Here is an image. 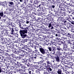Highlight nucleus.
I'll return each instance as SVG.
<instances>
[{
  "instance_id": "nucleus-1",
  "label": "nucleus",
  "mask_w": 74,
  "mask_h": 74,
  "mask_svg": "<svg viewBox=\"0 0 74 74\" xmlns=\"http://www.w3.org/2000/svg\"><path fill=\"white\" fill-rule=\"evenodd\" d=\"M49 23L47 24V26H48L49 28H51V29H53V26H54V29L56 30V32H57V33L58 34H60L61 33V32L59 31V30L60 29V27L58 25L56 26V22H54L53 21H51L50 23L49 21H48Z\"/></svg>"
},
{
  "instance_id": "nucleus-2",
  "label": "nucleus",
  "mask_w": 74,
  "mask_h": 74,
  "mask_svg": "<svg viewBox=\"0 0 74 74\" xmlns=\"http://www.w3.org/2000/svg\"><path fill=\"white\" fill-rule=\"evenodd\" d=\"M24 29L20 30L19 32L21 36L23 38H25L27 36V34H25L27 33L28 30H29V27H26Z\"/></svg>"
},
{
  "instance_id": "nucleus-3",
  "label": "nucleus",
  "mask_w": 74,
  "mask_h": 74,
  "mask_svg": "<svg viewBox=\"0 0 74 74\" xmlns=\"http://www.w3.org/2000/svg\"><path fill=\"white\" fill-rule=\"evenodd\" d=\"M3 59H4V61H6L7 62H8L10 63V64L12 63V61L11 60L12 58L10 57V56L9 55V54L8 53H6L5 54H3ZM11 59V60H10Z\"/></svg>"
},
{
  "instance_id": "nucleus-4",
  "label": "nucleus",
  "mask_w": 74,
  "mask_h": 74,
  "mask_svg": "<svg viewBox=\"0 0 74 74\" xmlns=\"http://www.w3.org/2000/svg\"><path fill=\"white\" fill-rule=\"evenodd\" d=\"M51 62L47 60L46 61V63L47 64V66L46 65V63L44 62V61H41L40 62V64L43 67H44L46 68H48V67H50V65L49 64H51Z\"/></svg>"
},
{
  "instance_id": "nucleus-5",
  "label": "nucleus",
  "mask_w": 74,
  "mask_h": 74,
  "mask_svg": "<svg viewBox=\"0 0 74 74\" xmlns=\"http://www.w3.org/2000/svg\"><path fill=\"white\" fill-rule=\"evenodd\" d=\"M38 48H39V51L42 54H47V53H49L48 52V51L46 49H44L42 48V47L41 46H39V44H38Z\"/></svg>"
},
{
  "instance_id": "nucleus-6",
  "label": "nucleus",
  "mask_w": 74,
  "mask_h": 74,
  "mask_svg": "<svg viewBox=\"0 0 74 74\" xmlns=\"http://www.w3.org/2000/svg\"><path fill=\"white\" fill-rule=\"evenodd\" d=\"M46 26H47V23H43L41 24L39 23L38 24V27L40 28V30L42 31H44V29Z\"/></svg>"
},
{
  "instance_id": "nucleus-7",
  "label": "nucleus",
  "mask_w": 74,
  "mask_h": 74,
  "mask_svg": "<svg viewBox=\"0 0 74 74\" xmlns=\"http://www.w3.org/2000/svg\"><path fill=\"white\" fill-rule=\"evenodd\" d=\"M11 64H14V65L15 66H17V67H21V65L22 64L16 61V60H14L13 62H12Z\"/></svg>"
},
{
  "instance_id": "nucleus-8",
  "label": "nucleus",
  "mask_w": 74,
  "mask_h": 74,
  "mask_svg": "<svg viewBox=\"0 0 74 74\" xmlns=\"http://www.w3.org/2000/svg\"><path fill=\"white\" fill-rule=\"evenodd\" d=\"M21 7H23L22 8L23 10H24V11H25L26 12V11L27 12V14L28 15H30V11H29V12L28 11V6H24V5H22L21 6Z\"/></svg>"
},
{
  "instance_id": "nucleus-9",
  "label": "nucleus",
  "mask_w": 74,
  "mask_h": 74,
  "mask_svg": "<svg viewBox=\"0 0 74 74\" xmlns=\"http://www.w3.org/2000/svg\"><path fill=\"white\" fill-rule=\"evenodd\" d=\"M65 43V41L62 39H60V41L58 43V45L60 46V45H63Z\"/></svg>"
},
{
  "instance_id": "nucleus-10",
  "label": "nucleus",
  "mask_w": 74,
  "mask_h": 74,
  "mask_svg": "<svg viewBox=\"0 0 74 74\" xmlns=\"http://www.w3.org/2000/svg\"><path fill=\"white\" fill-rule=\"evenodd\" d=\"M28 55L30 58V59L32 61V60H34L37 58L36 56H34L32 55H30V54H28Z\"/></svg>"
},
{
  "instance_id": "nucleus-11",
  "label": "nucleus",
  "mask_w": 74,
  "mask_h": 74,
  "mask_svg": "<svg viewBox=\"0 0 74 74\" xmlns=\"http://www.w3.org/2000/svg\"><path fill=\"white\" fill-rule=\"evenodd\" d=\"M9 29H10L11 30L10 34L12 35L13 36L14 35V32H15V30H14V28L12 27V28H11L10 26H9Z\"/></svg>"
},
{
  "instance_id": "nucleus-12",
  "label": "nucleus",
  "mask_w": 74,
  "mask_h": 74,
  "mask_svg": "<svg viewBox=\"0 0 74 74\" xmlns=\"http://www.w3.org/2000/svg\"><path fill=\"white\" fill-rule=\"evenodd\" d=\"M4 15L3 16L4 17H5V19H6L7 18V17L6 16V14H8V15H10V12L9 11H6L4 12Z\"/></svg>"
},
{
  "instance_id": "nucleus-13",
  "label": "nucleus",
  "mask_w": 74,
  "mask_h": 74,
  "mask_svg": "<svg viewBox=\"0 0 74 74\" xmlns=\"http://www.w3.org/2000/svg\"><path fill=\"white\" fill-rule=\"evenodd\" d=\"M7 49H9L10 51H12V52H14V51H15V49H14V48L13 47V46H12L10 45V46H8L7 47Z\"/></svg>"
},
{
  "instance_id": "nucleus-14",
  "label": "nucleus",
  "mask_w": 74,
  "mask_h": 74,
  "mask_svg": "<svg viewBox=\"0 0 74 74\" xmlns=\"http://www.w3.org/2000/svg\"><path fill=\"white\" fill-rule=\"evenodd\" d=\"M54 58L55 59L56 62H60V58L58 55H55Z\"/></svg>"
},
{
  "instance_id": "nucleus-15",
  "label": "nucleus",
  "mask_w": 74,
  "mask_h": 74,
  "mask_svg": "<svg viewBox=\"0 0 74 74\" xmlns=\"http://www.w3.org/2000/svg\"><path fill=\"white\" fill-rule=\"evenodd\" d=\"M10 38L9 39H7L6 38V41L5 42L6 43H8V42H10V41H11V39H12V40H14V39H13V36H12L11 35H10Z\"/></svg>"
},
{
  "instance_id": "nucleus-16",
  "label": "nucleus",
  "mask_w": 74,
  "mask_h": 74,
  "mask_svg": "<svg viewBox=\"0 0 74 74\" xmlns=\"http://www.w3.org/2000/svg\"><path fill=\"white\" fill-rule=\"evenodd\" d=\"M40 66V62H36L35 63V65H34V67H35L34 69H37V67H39V66Z\"/></svg>"
},
{
  "instance_id": "nucleus-17",
  "label": "nucleus",
  "mask_w": 74,
  "mask_h": 74,
  "mask_svg": "<svg viewBox=\"0 0 74 74\" xmlns=\"http://www.w3.org/2000/svg\"><path fill=\"white\" fill-rule=\"evenodd\" d=\"M4 12L3 11H0V16H1V17H3V18H5V17H4Z\"/></svg>"
},
{
  "instance_id": "nucleus-18",
  "label": "nucleus",
  "mask_w": 74,
  "mask_h": 74,
  "mask_svg": "<svg viewBox=\"0 0 74 74\" xmlns=\"http://www.w3.org/2000/svg\"><path fill=\"white\" fill-rule=\"evenodd\" d=\"M54 16H59V13L56 12H53L51 13Z\"/></svg>"
},
{
  "instance_id": "nucleus-19",
  "label": "nucleus",
  "mask_w": 74,
  "mask_h": 74,
  "mask_svg": "<svg viewBox=\"0 0 74 74\" xmlns=\"http://www.w3.org/2000/svg\"><path fill=\"white\" fill-rule=\"evenodd\" d=\"M15 51L14 52H18V53H19V52H21V51H22V49H20L19 47H18L15 50Z\"/></svg>"
},
{
  "instance_id": "nucleus-20",
  "label": "nucleus",
  "mask_w": 74,
  "mask_h": 74,
  "mask_svg": "<svg viewBox=\"0 0 74 74\" xmlns=\"http://www.w3.org/2000/svg\"><path fill=\"white\" fill-rule=\"evenodd\" d=\"M52 15L51 14H48V16H47V19L49 21H51V18H52Z\"/></svg>"
},
{
  "instance_id": "nucleus-21",
  "label": "nucleus",
  "mask_w": 74,
  "mask_h": 74,
  "mask_svg": "<svg viewBox=\"0 0 74 74\" xmlns=\"http://www.w3.org/2000/svg\"><path fill=\"white\" fill-rule=\"evenodd\" d=\"M69 20H70L71 21H73V20H74V16L72 15H70L69 16Z\"/></svg>"
},
{
  "instance_id": "nucleus-22",
  "label": "nucleus",
  "mask_w": 74,
  "mask_h": 74,
  "mask_svg": "<svg viewBox=\"0 0 74 74\" xmlns=\"http://www.w3.org/2000/svg\"><path fill=\"white\" fill-rule=\"evenodd\" d=\"M7 40V38H2V42H1L2 44H5L6 42V41Z\"/></svg>"
},
{
  "instance_id": "nucleus-23",
  "label": "nucleus",
  "mask_w": 74,
  "mask_h": 74,
  "mask_svg": "<svg viewBox=\"0 0 74 74\" xmlns=\"http://www.w3.org/2000/svg\"><path fill=\"white\" fill-rule=\"evenodd\" d=\"M56 47H54L53 49V50L51 51V54H55V51H56Z\"/></svg>"
},
{
  "instance_id": "nucleus-24",
  "label": "nucleus",
  "mask_w": 74,
  "mask_h": 74,
  "mask_svg": "<svg viewBox=\"0 0 74 74\" xmlns=\"http://www.w3.org/2000/svg\"><path fill=\"white\" fill-rule=\"evenodd\" d=\"M19 45L21 48V49H24L25 45L22 44V43H20Z\"/></svg>"
},
{
  "instance_id": "nucleus-25",
  "label": "nucleus",
  "mask_w": 74,
  "mask_h": 74,
  "mask_svg": "<svg viewBox=\"0 0 74 74\" xmlns=\"http://www.w3.org/2000/svg\"><path fill=\"white\" fill-rule=\"evenodd\" d=\"M68 64L69 66V67L70 68H71L72 66H74V64H73V62H68Z\"/></svg>"
},
{
  "instance_id": "nucleus-26",
  "label": "nucleus",
  "mask_w": 74,
  "mask_h": 74,
  "mask_svg": "<svg viewBox=\"0 0 74 74\" xmlns=\"http://www.w3.org/2000/svg\"><path fill=\"white\" fill-rule=\"evenodd\" d=\"M43 6V5H42V4H40L36 6V5H35V6L36 7H37V8H38V7H39L40 8H42Z\"/></svg>"
},
{
  "instance_id": "nucleus-27",
  "label": "nucleus",
  "mask_w": 74,
  "mask_h": 74,
  "mask_svg": "<svg viewBox=\"0 0 74 74\" xmlns=\"http://www.w3.org/2000/svg\"><path fill=\"white\" fill-rule=\"evenodd\" d=\"M65 58L66 60H68V61H70V56H69L68 55L66 56Z\"/></svg>"
},
{
  "instance_id": "nucleus-28",
  "label": "nucleus",
  "mask_w": 74,
  "mask_h": 74,
  "mask_svg": "<svg viewBox=\"0 0 74 74\" xmlns=\"http://www.w3.org/2000/svg\"><path fill=\"white\" fill-rule=\"evenodd\" d=\"M57 73L58 74H61L62 73V71L61 69H58V70Z\"/></svg>"
},
{
  "instance_id": "nucleus-29",
  "label": "nucleus",
  "mask_w": 74,
  "mask_h": 74,
  "mask_svg": "<svg viewBox=\"0 0 74 74\" xmlns=\"http://www.w3.org/2000/svg\"><path fill=\"white\" fill-rule=\"evenodd\" d=\"M8 4L9 3V7H11V5H14V2H8Z\"/></svg>"
},
{
  "instance_id": "nucleus-30",
  "label": "nucleus",
  "mask_w": 74,
  "mask_h": 74,
  "mask_svg": "<svg viewBox=\"0 0 74 74\" xmlns=\"http://www.w3.org/2000/svg\"><path fill=\"white\" fill-rule=\"evenodd\" d=\"M53 47H49V46L47 47V49H48L50 51H52L53 50Z\"/></svg>"
},
{
  "instance_id": "nucleus-31",
  "label": "nucleus",
  "mask_w": 74,
  "mask_h": 74,
  "mask_svg": "<svg viewBox=\"0 0 74 74\" xmlns=\"http://www.w3.org/2000/svg\"><path fill=\"white\" fill-rule=\"evenodd\" d=\"M53 40L54 41H55L56 42H59V41H60V40H59V38H56L55 39H54Z\"/></svg>"
},
{
  "instance_id": "nucleus-32",
  "label": "nucleus",
  "mask_w": 74,
  "mask_h": 74,
  "mask_svg": "<svg viewBox=\"0 0 74 74\" xmlns=\"http://www.w3.org/2000/svg\"><path fill=\"white\" fill-rule=\"evenodd\" d=\"M61 33H62V34L63 36H64V35H66V33L64 32V31H63V30L62 29H61Z\"/></svg>"
},
{
  "instance_id": "nucleus-33",
  "label": "nucleus",
  "mask_w": 74,
  "mask_h": 74,
  "mask_svg": "<svg viewBox=\"0 0 74 74\" xmlns=\"http://www.w3.org/2000/svg\"><path fill=\"white\" fill-rule=\"evenodd\" d=\"M57 50L58 51H62V48H60V46H58V47L56 48Z\"/></svg>"
},
{
  "instance_id": "nucleus-34",
  "label": "nucleus",
  "mask_w": 74,
  "mask_h": 74,
  "mask_svg": "<svg viewBox=\"0 0 74 74\" xmlns=\"http://www.w3.org/2000/svg\"><path fill=\"white\" fill-rule=\"evenodd\" d=\"M32 61L30 59V58L29 59H27L26 60V63H31Z\"/></svg>"
},
{
  "instance_id": "nucleus-35",
  "label": "nucleus",
  "mask_w": 74,
  "mask_h": 74,
  "mask_svg": "<svg viewBox=\"0 0 74 74\" xmlns=\"http://www.w3.org/2000/svg\"><path fill=\"white\" fill-rule=\"evenodd\" d=\"M39 67L40 68L39 70L40 71H44V69H45V68H42L41 66H39Z\"/></svg>"
},
{
  "instance_id": "nucleus-36",
  "label": "nucleus",
  "mask_w": 74,
  "mask_h": 74,
  "mask_svg": "<svg viewBox=\"0 0 74 74\" xmlns=\"http://www.w3.org/2000/svg\"><path fill=\"white\" fill-rule=\"evenodd\" d=\"M41 18H38L37 19H36V21L37 22H41Z\"/></svg>"
},
{
  "instance_id": "nucleus-37",
  "label": "nucleus",
  "mask_w": 74,
  "mask_h": 74,
  "mask_svg": "<svg viewBox=\"0 0 74 74\" xmlns=\"http://www.w3.org/2000/svg\"><path fill=\"white\" fill-rule=\"evenodd\" d=\"M24 49H25L26 51H27V49H29V47H28L27 45H25Z\"/></svg>"
},
{
  "instance_id": "nucleus-38",
  "label": "nucleus",
  "mask_w": 74,
  "mask_h": 74,
  "mask_svg": "<svg viewBox=\"0 0 74 74\" xmlns=\"http://www.w3.org/2000/svg\"><path fill=\"white\" fill-rule=\"evenodd\" d=\"M18 23H19V26L20 27V28L21 29H24V28H23V27L22 26V25H21V23H20V21H19L18 22Z\"/></svg>"
},
{
  "instance_id": "nucleus-39",
  "label": "nucleus",
  "mask_w": 74,
  "mask_h": 74,
  "mask_svg": "<svg viewBox=\"0 0 74 74\" xmlns=\"http://www.w3.org/2000/svg\"><path fill=\"white\" fill-rule=\"evenodd\" d=\"M61 58H62V59L61 60V63L63 65H64V63H63L64 62V59H63V57H61Z\"/></svg>"
},
{
  "instance_id": "nucleus-40",
  "label": "nucleus",
  "mask_w": 74,
  "mask_h": 74,
  "mask_svg": "<svg viewBox=\"0 0 74 74\" xmlns=\"http://www.w3.org/2000/svg\"><path fill=\"white\" fill-rule=\"evenodd\" d=\"M22 51L23 52H24V55L26 56V57H27L28 56V54H27V53H28L27 52L23 50Z\"/></svg>"
},
{
  "instance_id": "nucleus-41",
  "label": "nucleus",
  "mask_w": 74,
  "mask_h": 74,
  "mask_svg": "<svg viewBox=\"0 0 74 74\" xmlns=\"http://www.w3.org/2000/svg\"><path fill=\"white\" fill-rule=\"evenodd\" d=\"M25 66H27V67H30V63L28 62L27 63L26 62L25 63Z\"/></svg>"
},
{
  "instance_id": "nucleus-42",
  "label": "nucleus",
  "mask_w": 74,
  "mask_h": 74,
  "mask_svg": "<svg viewBox=\"0 0 74 74\" xmlns=\"http://www.w3.org/2000/svg\"><path fill=\"white\" fill-rule=\"evenodd\" d=\"M66 37H71V34L69 33L66 32Z\"/></svg>"
},
{
  "instance_id": "nucleus-43",
  "label": "nucleus",
  "mask_w": 74,
  "mask_h": 74,
  "mask_svg": "<svg viewBox=\"0 0 74 74\" xmlns=\"http://www.w3.org/2000/svg\"><path fill=\"white\" fill-rule=\"evenodd\" d=\"M64 66H62V65H61V66L60 67V69H63V68H64V67H67V65H65L64 64Z\"/></svg>"
},
{
  "instance_id": "nucleus-44",
  "label": "nucleus",
  "mask_w": 74,
  "mask_h": 74,
  "mask_svg": "<svg viewBox=\"0 0 74 74\" xmlns=\"http://www.w3.org/2000/svg\"><path fill=\"white\" fill-rule=\"evenodd\" d=\"M15 55L13 54H11V56H12V57L13 60H14V58H16V57H15Z\"/></svg>"
},
{
  "instance_id": "nucleus-45",
  "label": "nucleus",
  "mask_w": 74,
  "mask_h": 74,
  "mask_svg": "<svg viewBox=\"0 0 74 74\" xmlns=\"http://www.w3.org/2000/svg\"><path fill=\"white\" fill-rule=\"evenodd\" d=\"M54 1L55 4H58V3H59V0H54Z\"/></svg>"
},
{
  "instance_id": "nucleus-46",
  "label": "nucleus",
  "mask_w": 74,
  "mask_h": 74,
  "mask_svg": "<svg viewBox=\"0 0 74 74\" xmlns=\"http://www.w3.org/2000/svg\"><path fill=\"white\" fill-rule=\"evenodd\" d=\"M13 49H14L15 50L18 47V46H17V45H15L14 46H13Z\"/></svg>"
},
{
  "instance_id": "nucleus-47",
  "label": "nucleus",
  "mask_w": 74,
  "mask_h": 74,
  "mask_svg": "<svg viewBox=\"0 0 74 74\" xmlns=\"http://www.w3.org/2000/svg\"><path fill=\"white\" fill-rule=\"evenodd\" d=\"M3 48H4L3 49L4 51H6V52H10V50L9 49H8L7 50H6L5 49V48H4V47H3Z\"/></svg>"
},
{
  "instance_id": "nucleus-48",
  "label": "nucleus",
  "mask_w": 74,
  "mask_h": 74,
  "mask_svg": "<svg viewBox=\"0 0 74 74\" xmlns=\"http://www.w3.org/2000/svg\"><path fill=\"white\" fill-rule=\"evenodd\" d=\"M28 11H31L32 10V8H31V6H28Z\"/></svg>"
},
{
  "instance_id": "nucleus-49",
  "label": "nucleus",
  "mask_w": 74,
  "mask_h": 74,
  "mask_svg": "<svg viewBox=\"0 0 74 74\" xmlns=\"http://www.w3.org/2000/svg\"><path fill=\"white\" fill-rule=\"evenodd\" d=\"M49 68H47V70L48 71H52V69H51V68H50V66L49 67H48Z\"/></svg>"
},
{
  "instance_id": "nucleus-50",
  "label": "nucleus",
  "mask_w": 74,
  "mask_h": 74,
  "mask_svg": "<svg viewBox=\"0 0 74 74\" xmlns=\"http://www.w3.org/2000/svg\"><path fill=\"white\" fill-rule=\"evenodd\" d=\"M55 55L54 54H51V59H53V58H55Z\"/></svg>"
},
{
  "instance_id": "nucleus-51",
  "label": "nucleus",
  "mask_w": 74,
  "mask_h": 74,
  "mask_svg": "<svg viewBox=\"0 0 74 74\" xmlns=\"http://www.w3.org/2000/svg\"><path fill=\"white\" fill-rule=\"evenodd\" d=\"M31 53L32 54H33L34 55H35V56H37V55L36 54V52L34 51H32V52H31Z\"/></svg>"
},
{
  "instance_id": "nucleus-52",
  "label": "nucleus",
  "mask_w": 74,
  "mask_h": 74,
  "mask_svg": "<svg viewBox=\"0 0 74 74\" xmlns=\"http://www.w3.org/2000/svg\"><path fill=\"white\" fill-rule=\"evenodd\" d=\"M28 1H29V0H23V3H24V4H26L27 3H28Z\"/></svg>"
},
{
  "instance_id": "nucleus-53",
  "label": "nucleus",
  "mask_w": 74,
  "mask_h": 74,
  "mask_svg": "<svg viewBox=\"0 0 74 74\" xmlns=\"http://www.w3.org/2000/svg\"><path fill=\"white\" fill-rule=\"evenodd\" d=\"M40 70L38 69L36 71V73H38V74H40Z\"/></svg>"
},
{
  "instance_id": "nucleus-54",
  "label": "nucleus",
  "mask_w": 74,
  "mask_h": 74,
  "mask_svg": "<svg viewBox=\"0 0 74 74\" xmlns=\"http://www.w3.org/2000/svg\"><path fill=\"white\" fill-rule=\"evenodd\" d=\"M61 64H59L58 65H57L56 66L57 67L56 68H57V69H60V67L61 66Z\"/></svg>"
},
{
  "instance_id": "nucleus-55",
  "label": "nucleus",
  "mask_w": 74,
  "mask_h": 74,
  "mask_svg": "<svg viewBox=\"0 0 74 74\" xmlns=\"http://www.w3.org/2000/svg\"><path fill=\"white\" fill-rule=\"evenodd\" d=\"M10 11H11V12H12V11H14V12H15V11H16V10H14V8H11L10 9Z\"/></svg>"
},
{
  "instance_id": "nucleus-56",
  "label": "nucleus",
  "mask_w": 74,
  "mask_h": 74,
  "mask_svg": "<svg viewBox=\"0 0 74 74\" xmlns=\"http://www.w3.org/2000/svg\"><path fill=\"white\" fill-rule=\"evenodd\" d=\"M60 10L61 11H64V12H65V11H66V9L63 7L61 8Z\"/></svg>"
},
{
  "instance_id": "nucleus-57",
  "label": "nucleus",
  "mask_w": 74,
  "mask_h": 74,
  "mask_svg": "<svg viewBox=\"0 0 74 74\" xmlns=\"http://www.w3.org/2000/svg\"><path fill=\"white\" fill-rule=\"evenodd\" d=\"M71 45H72V44H73L74 42V40H70Z\"/></svg>"
},
{
  "instance_id": "nucleus-58",
  "label": "nucleus",
  "mask_w": 74,
  "mask_h": 74,
  "mask_svg": "<svg viewBox=\"0 0 74 74\" xmlns=\"http://www.w3.org/2000/svg\"><path fill=\"white\" fill-rule=\"evenodd\" d=\"M66 26L67 27V28H68V29L69 30L70 29V24H69L68 23L67 24H66Z\"/></svg>"
},
{
  "instance_id": "nucleus-59",
  "label": "nucleus",
  "mask_w": 74,
  "mask_h": 74,
  "mask_svg": "<svg viewBox=\"0 0 74 74\" xmlns=\"http://www.w3.org/2000/svg\"><path fill=\"white\" fill-rule=\"evenodd\" d=\"M28 52H30V53H31V52H33V51H32V49L28 48Z\"/></svg>"
},
{
  "instance_id": "nucleus-60",
  "label": "nucleus",
  "mask_w": 74,
  "mask_h": 74,
  "mask_svg": "<svg viewBox=\"0 0 74 74\" xmlns=\"http://www.w3.org/2000/svg\"><path fill=\"white\" fill-rule=\"evenodd\" d=\"M67 60H64V64H69V62H68L67 61Z\"/></svg>"
},
{
  "instance_id": "nucleus-61",
  "label": "nucleus",
  "mask_w": 74,
  "mask_h": 74,
  "mask_svg": "<svg viewBox=\"0 0 74 74\" xmlns=\"http://www.w3.org/2000/svg\"><path fill=\"white\" fill-rule=\"evenodd\" d=\"M4 64H6L5 63V62H4L2 63H1V66H5V65H4Z\"/></svg>"
},
{
  "instance_id": "nucleus-62",
  "label": "nucleus",
  "mask_w": 74,
  "mask_h": 74,
  "mask_svg": "<svg viewBox=\"0 0 74 74\" xmlns=\"http://www.w3.org/2000/svg\"><path fill=\"white\" fill-rule=\"evenodd\" d=\"M45 45H46L47 46H51L52 44L51 43H46L45 44Z\"/></svg>"
},
{
  "instance_id": "nucleus-63",
  "label": "nucleus",
  "mask_w": 74,
  "mask_h": 74,
  "mask_svg": "<svg viewBox=\"0 0 74 74\" xmlns=\"http://www.w3.org/2000/svg\"><path fill=\"white\" fill-rule=\"evenodd\" d=\"M52 42L53 45H56V42L55 41H54L53 40L52 41Z\"/></svg>"
},
{
  "instance_id": "nucleus-64",
  "label": "nucleus",
  "mask_w": 74,
  "mask_h": 74,
  "mask_svg": "<svg viewBox=\"0 0 74 74\" xmlns=\"http://www.w3.org/2000/svg\"><path fill=\"white\" fill-rule=\"evenodd\" d=\"M69 22H71V23L72 25H74V21H69Z\"/></svg>"
}]
</instances>
